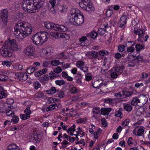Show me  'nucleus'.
<instances>
[{
  "label": "nucleus",
  "mask_w": 150,
  "mask_h": 150,
  "mask_svg": "<svg viewBox=\"0 0 150 150\" xmlns=\"http://www.w3.org/2000/svg\"><path fill=\"white\" fill-rule=\"evenodd\" d=\"M14 34L18 39H22L28 35L32 30L31 25L28 23L18 21L14 27Z\"/></svg>",
  "instance_id": "obj_1"
},
{
  "label": "nucleus",
  "mask_w": 150,
  "mask_h": 150,
  "mask_svg": "<svg viewBox=\"0 0 150 150\" xmlns=\"http://www.w3.org/2000/svg\"><path fill=\"white\" fill-rule=\"evenodd\" d=\"M44 4L43 0H24L22 7L25 12L35 13L39 11Z\"/></svg>",
  "instance_id": "obj_2"
},
{
  "label": "nucleus",
  "mask_w": 150,
  "mask_h": 150,
  "mask_svg": "<svg viewBox=\"0 0 150 150\" xmlns=\"http://www.w3.org/2000/svg\"><path fill=\"white\" fill-rule=\"evenodd\" d=\"M18 50V48L16 41L13 39L6 41L4 45L1 48L0 52L1 55L4 57H10L13 51Z\"/></svg>",
  "instance_id": "obj_3"
},
{
  "label": "nucleus",
  "mask_w": 150,
  "mask_h": 150,
  "mask_svg": "<svg viewBox=\"0 0 150 150\" xmlns=\"http://www.w3.org/2000/svg\"><path fill=\"white\" fill-rule=\"evenodd\" d=\"M84 16L80 11L77 9L72 10L69 16V22L75 25H80L84 22Z\"/></svg>",
  "instance_id": "obj_4"
},
{
  "label": "nucleus",
  "mask_w": 150,
  "mask_h": 150,
  "mask_svg": "<svg viewBox=\"0 0 150 150\" xmlns=\"http://www.w3.org/2000/svg\"><path fill=\"white\" fill-rule=\"evenodd\" d=\"M80 7L83 10L88 11H91L95 10V8L89 0H81L79 2Z\"/></svg>",
  "instance_id": "obj_5"
},
{
  "label": "nucleus",
  "mask_w": 150,
  "mask_h": 150,
  "mask_svg": "<svg viewBox=\"0 0 150 150\" xmlns=\"http://www.w3.org/2000/svg\"><path fill=\"white\" fill-rule=\"evenodd\" d=\"M124 67L123 66H118L113 67L110 70L111 77L113 79L117 78L119 75L123 72Z\"/></svg>",
  "instance_id": "obj_6"
},
{
  "label": "nucleus",
  "mask_w": 150,
  "mask_h": 150,
  "mask_svg": "<svg viewBox=\"0 0 150 150\" xmlns=\"http://www.w3.org/2000/svg\"><path fill=\"white\" fill-rule=\"evenodd\" d=\"M93 86L96 88H99L102 86H105L106 84L105 83L102 79H99L95 81L94 80H92Z\"/></svg>",
  "instance_id": "obj_7"
},
{
  "label": "nucleus",
  "mask_w": 150,
  "mask_h": 150,
  "mask_svg": "<svg viewBox=\"0 0 150 150\" xmlns=\"http://www.w3.org/2000/svg\"><path fill=\"white\" fill-rule=\"evenodd\" d=\"M8 13L7 10L6 9H4L1 11L0 19L4 24H6L7 23Z\"/></svg>",
  "instance_id": "obj_8"
},
{
  "label": "nucleus",
  "mask_w": 150,
  "mask_h": 150,
  "mask_svg": "<svg viewBox=\"0 0 150 150\" xmlns=\"http://www.w3.org/2000/svg\"><path fill=\"white\" fill-rule=\"evenodd\" d=\"M32 39L34 44L37 45H40L43 43H42V40L38 33L35 34L33 37H32Z\"/></svg>",
  "instance_id": "obj_9"
},
{
  "label": "nucleus",
  "mask_w": 150,
  "mask_h": 150,
  "mask_svg": "<svg viewBox=\"0 0 150 150\" xmlns=\"http://www.w3.org/2000/svg\"><path fill=\"white\" fill-rule=\"evenodd\" d=\"M15 75L21 81L26 80L28 78V76L26 73H23L20 72H18L15 74Z\"/></svg>",
  "instance_id": "obj_10"
},
{
  "label": "nucleus",
  "mask_w": 150,
  "mask_h": 150,
  "mask_svg": "<svg viewBox=\"0 0 150 150\" xmlns=\"http://www.w3.org/2000/svg\"><path fill=\"white\" fill-rule=\"evenodd\" d=\"M34 48L32 46H29L24 49V53L26 55L29 56H32L33 54Z\"/></svg>",
  "instance_id": "obj_11"
},
{
  "label": "nucleus",
  "mask_w": 150,
  "mask_h": 150,
  "mask_svg": "<svg viewBox=\"0 0 150 150\" xmlns=\"http://www.w3.org/2000/svg\"><path fill=\"white\" fill-rule=\"evenodd\" d=\"M38 34L42 40V43L46 42L49 36L48 34L45 31L42 32L41 33H39Z\"/></svg>",
  "instance_id": "obj_12"
},
{
  "label": "nucleus",
  "mask_w": 150,
  "mask_h": 150,
  "mask_svg": "<svg viewBox=\"0 0 150 150\" xmlns=\"http://www.w3.org/2000/svg\"><path fill=\"white\" fill-rule=\"evenodd\" d=\"M101 129L100 128H98L96 131L94 132L93 129L91 128L89 129V132L91 134H93L94 135V138L96 139H98L101 133Z\"/></svg>",
  "instance_id": "obj_13"
},
{
  "label": "nucleus",
  "mask_w": 150,
  "mask_h": 150,
  "mask_svg": "<svg viewBox=\"0 0 150 150\" xmlns=\"http://www.w3.org/2000/svg\"><path fill=\"white\" fill-rule=\"evenodd\" d=\"M86 55L90 59L93 58H96L98 56V53L95 51H89L87 52L86 53Z\"/></svg>",
  "instance_id": "obj_14"
},
{
  "label": "nucleus",
  "mask_w": 150,
  "mask_h": 150,
  "mask_svg": "<svg viewBox=\"0 0 150 150\" xmlns=\"http://www.w3.org/2000/svg\"><path fill=\"white\" fill-rule=\"evenodd\" d=\"M55 30L59 31H60L65 32L68 30V28L63 25H59L56 24L55 27Z\"/></svg>",
  "instance_id": "obj_15"
},
{
  "label": "nucleus",
  "mask_w": 150,
  "mask_h": 150,
  "mask_svg": "<svg viewBox=\"0 0 150 150\" xmlns=\"http://www.w3.org/2000/svg\"><path fill=\"white\" fill-rule=\"evenodd\" d=\"M127 17L125 16H122L120 18L119 22V27L122 28L126 24Z\"/></svg>",
  "instance_id": "obj_16"
},
{
  "label": "nucleus",
  "mask_w": 150,
  "mask_h": 150,
  "mask_svg": "<svg viewBox=\"0 0 150 150\" xmlns=\"http://www.w3.org/2000/svg\"><path fill=\"white\" fill-rule=\"evenodd\" d=\"M56 24L54 23L49 22H45L44 23V25L47 28L49 29H53L55 30V27Z\"/></svg>",
  "instance_id": "obj_17"
},
{
  "label": "nucleus",
  "mask_w": 150,
  "mask_h": 150,
  "mask_svg": "<svg viewBox=\"0 0 150 150\" xmlns=\"http://www.w3.org/2000/svg\"><path fill=\"white\" fill-rule=\"evenodd\" d=\"M140 100L137 97H134L131 101V103L133 105H140Z\"/></svg>",
  "instance_id": "obj_18"
},
{
  "label": "nucleus",
  "mask_w": 150,
  "mask_h": 150,
  "mask_svg": "<svg viewBox=\"0 0 150 150\" xmlns=\"http://www.w3.org/2000/svg\"><path fill=\"white\" fill-rule=\"evenodd\" d=\"M134 32L136 35H138L139 36V39H141L142 38L145 34V33L141 29H138L136 30L134 29Z\"/></svg>",
  "instance_id": "obj_19"
},
{
  "label": "nucleus",
  "mask_w": 150,
  "mask_h": 150,
  "mask_svg": "<svg viewBox=\"0 0 150 150\" xmlns=\"http://www.w3.org/2000/svg\"><path fill=\"white\" fill-rule=\"evenodd\" d=\"M102 28H100L98 29L99 33L100 35H103L105 33L106 31V28L108 27L107 25L103 24L101 26Z\"/></svg>",
  "instance_id": "obj_20"
},
{
  "label": "nucleus",
  "mask_w": 150,
  "mask_h": 150,
  "mask_svg": "<svg viewBox=\"0 0 150 150\" xmlns=\"http://www.w3.org/2000/svg\"><path fill=\"white\" fill-rule=\"evenodd\" d=\"M141 99L140 100L141 103H140V107H142L148 101V98L144 94L141 95Z\"/></svg>",
  "instance_id": "obj_21"
},
{
  "label": "nucleus",
  "mask_w": 150,
  "mask_h": 150,
  "mask_svg": "<svg viewBox=\"0 0 150 150\" xmlns=\"http://www.w3.org/2000/svg\"><path fill=\"white\" fill-rule=\"evenodd\" d=\"M111 110L110 108H103L100 110L101 113L103 115H106L109 113Z\"/></svg>",
  "instance_id": "obj_22"
},
{
  "label": "nucleus",
  "mask_w": 150,
  "mask_h": 150,
  "mask_svg": "<svg viewBox=\"0 0 150 150\" xmlns=\"http://www.w3.org/2000/svg\"><path fill=\"white\" fill-rule=\"evenodd\" d=\"M47 70L46 68H44L40 70L35 73V75L36 77H39L46 73Z\"/></svg>",
  "instance_id": "obj_23"
},
{
  "label": "nucleus",
  "mask_w": 150,
  "mask_h": 150,
  "mask_svg": "<svg viewBox=\"0 0 150 150\" xmlns=\"http://www.w3.org/2000/svg\"><path fill=\"white\" fill-rule=\"evenodd\" d=\"M7 94L4 93V88L2 86H0V99H1L7 97Z\"/></svg>",
  "instance_id": "obj_24"
},
{
  "label": "nucleus",
  "mask_w": 150,
  "mask_h": 150,
  "mask_svg": "<svg viewBox=\"0 0 150 150\" xmlns=\"http://www.w3.org/2000/svg\"><path fill=\"white\" fill-rule=\"evenodd\" d=\"M127 143L128 145L130 146H132L133 145L136 146L137 145L136 142L133 140L131 137H130L128 138Z\"/></svg>",
  "instance_id": "obj_25"
},
{
  "label": "nucleus",
  "mask_w": 150,
  "mask_h": 150,
  "mask_svg": "<svg viewBox=\"0 0 150 150\" xmlns=\"http://www.w3.org/2000/svg\"><path fill=\"white\" fill-rule=\"evenodd\" d=\"M18 147L14 144H12L8 145L7 149V150H15L18 148Z\"/></svg>",
  "instance_id": "obj_26"
},
{
  "label": "nucleus",
  "mask_w": 150,
  "mask_h": 150,
  "mask_svg": "<svg viewBox=\"0 0 150 150\" xmlns=\"http://www.w3.org/2000/svg\"><path fill=\"white\" fill-rule=\"evenodd\" d=\"M123 98L131 96L132 94V92L129 91H122Z\"/></svg>",
  "instance_id": "obj_27"
},
{
  "label": "nucleus",
  "mask_w": 150,
  "mask_h": 150,
  "mask_svg": "<svg viewBox=\"0 0 150 150\" xmlns=\"http://www.w3.org/2000/svg\"><path fill=\"white\" fill-rule=\"evenodd\" d=\"M57 91L55 87H52L50 89L47 90L46 92L48 94H53L56 93Z\"/></svg>",
  "instance_id": "obj_28"
},
{
  "label": "nucleus",
  "mask_w": 150,
  "mask_h": 150,
  "mask_svg": "<svg viewBox=\"0 0 150 150\" xmlns=\"http://www.w3.org/2000/svg\"><path fill=\"white\" fill-rule=\"evenodd\" d=\"M57 93L55 95L56 97H58L61 98H63L64 96V92L61 90H57Z\"/></svg>",
  "instance_id": "obj_29"
},
{
  "label": "nucleus",
  "mask_w": 150,
  "mask_h": 150,
  "mask_svg": "<svg viewBox=\"0 0 150 150\" xmlns=\"http://www.w3.org/2000/svg\"><path fill=\"white\" fill-rule=\"evenodd\" d=\"M56 107H57L56 103L53 104L47 108L46 111L48 112L50 110H53L54 109H56Z\"/></svg>",
  "instance_id": "obj_30"
},
{
  "label": "nucleus",
  "mask_w": 150,
  "mask_h": 150,
  "mask_svg": "<svg viewBox=\"0 0 150 150\" xmlns=\"http://www.w3.org/2000/svg\"><path fill=\"white\" fill-rule=\"evenodd\" d=\"M123 106L126 110L128 112H130L132 110V107L129 104H124Z\"/></svg>",
  "instance_id": "obj_31"
},
{
  "label": "nucleus",
  "mask_w": 150,
  "mask_h": 150,
  "mask_svg": "<svg viewBox=\"0 0 150 150\" xmlns=\"http://www.w3.org/2000/svg\"><path fill=\"white\" fill-rule=\"evenodd\" d=\"M98 35V34L97 33L94 31L91 32L90 33L88 34V35H90V37L93 39L96 38L97 37Z\"/></svg>",
  "instance_id": "obj_32"
},
{
  "label": "nucleus",
  "mask_w": 150,
  "mask_h": 150,
  "mask_svg": "<svg viewBox=\"0 0 150 150\" xmlns=\"http://www.w3.org/2000/svg\"><path fill=\"white\" fill-rule=\"evenodd\" d=\"M49 76L47 74L39 78V81L42 82L44 81H46L49 79Z\"/></svg>",
  "instance_id": "obj_33"
},
{
  "label": "nucleus",
  "mask_w": 150,
  "mask_h": 150,
  "mask_svg": "<svg viewBox=\"0 0 150 150\" xmlns=\"http://www.w3.org/2000/svg\"><path fill=\"white\" fill-rule=\"evenodd\" d=\"M37 69V68L35 67H30L27 69L26 71L28 73L30 74L34 72Z\"/></svg>",
  "instance_id": "obj_34"
},
{
  "label": "nucleus",
  "mask_w": 150,
  "mask_h": 150,
  "mask_svg": "<svg viewBox=\"0 0 150 150\" xmlns=\"http://www.w3.org/2000/svg\"><path fill=\"white\" fill-rule=\"evenodd\" d=\"M136 50L137 51H140L144 48V46L140 44H138L135 45Z\"/></svg>",
  "instance_id": "obj_35"
},
{
  "label": "nucleus",
  "mask_w": 150,
  "mask_h": 150,
  "mask_svg": "<svg viewBox=\"0 0 150 150\" xmlns=\"http://www.w3.org/2000/svg\"><path fill=\"white\" fill-rule=\"evenodd\" d=\"M144 130L143 128L141 127H140L137 130V136H141L144 134Z\"/></svg>",
  "instance_id": "obj_36"
},
{
  "label": "nucleus",
  "mask_w": 150,
  "mask_h": 150,
  "mask_svg": "<svg viewBox=\"0 0 150 150\" xmlns=\"http://www.w3.org/2000/svg\"><path fill=\"white\" fill-rule=\"evenodd\" d=\"M20 117L21 119L25 120L29 119L30 117V116L25 113V114H21L20 115Z\"/></svg>",
  "instance_id": "obj_37"
},
{
  "label": "nucleus",
  "mask_w": 150,
  "mask_h": 150,
  "mask_svg": "<svg viewBox=\"0 0 150 150\" xmlns=\"http://www.w3.org/2000/svg\"><path fill=\"white\" fill-rule=\"evenodd\" d=\"M51 63L53 66H57L59 64H62L63 62H60L58 60H54L51 62Z\"/></svg>",
  "instance_id": "obj_38"
},
{
  "label": "nucleus",
  "mask_w": 150,
  "mask_h": 150,
  "mask_svg": "<svg viewBox=\"0 0 150 150\" xmlns=\"http://www.w3.org/2000/svg\"><path fill=\"white\" fill-rule=\"evenodd\" d=\"M13 118L11 120V122H13V123L16 124L17 123L19 120V118L18 116L14 115H13Z\"/></svg>",
  "instance_id": "obj_39"
},
{
  "label": "nucleus",
  "mask_w": 150,
  "mask_h": 150,
  "mask_svg": "<svg viewBox=\"0 0 150 150\" xmlns=\"http://www.w3.org/2000/svg\"><path fill=\"white\" fill-rule=\"evenodd\" d=\"M84 62L81 61H77L76 63V66L80 69L81 67L84 66Z\"/></svg>",
  "instance_id": "obj_40"
},
{
  "label": "nucleus",
  "mask_w": 150,
  "mask_h": 150,
  "mask_svg": "<svg viewBox=\"0 0 150 150\" xmlns=\"http://www.w3.org/2000/svg\"><path fill=\"white\" fill-rule=\"evenodd\" d=\"M137 62V61L136 59L133 60L128 62L127 66L128 67H133L136 65Z\"/></svg>",
  "instance_id": "obj_41"
},
{
  "label": "nucleus",
  "mask_w": 150,
  "mask_h": 150,
  "mask_svg": "<svg viewBox=\"0 0 150 150\" xmlns=\"http://www.w3.org/2000/svg\"><path fill=\"white\" fill-rule=\"evenodd\" d=\"M33 86L34 88L37 89L40 87L41 85L39 82L36 81L33 83Z\"/></svg>",
  "instance_id": "obj_42"
},
{
  "label": "nucleus",
  "mask_w": 150,
  "mask_h": 150,
  "mask_svg": "<svg viewBox=\"0 0 150 150\" xmlns=\"http://www.w3.org/2000/svg\"><path fill=\"white\" fill-rule=\"evenodd\" d=\"M113 12V10L109 8L106 11V15L107 17H110L112 15Z\"/></svg>",
  "instance_id": "obj_43"
},
{
  "label": "nucleus",
  "mask_w": 150,
  "mask_h": 150,
  "mask_svg": "<svg viewBox=\"0 0 150 150\" xmlns=\"http://www.w3.org/2000/svg\"><path fill=\"white\" fill-rule=\"evenodd\" d=\"M56 84L59 86L64 85L65 84V82L63 80H57L55 81Z\"/></svg>",
  "instance_id": "obj_44"
},
{
  "label": "nucleus",
  "mask_w": 150,
  "mask_h": 150,
  "mask_svg": "<svg viewBox=\"0 0 150 150\" xmlns=\"http://www.w3.org/2000/svg\"><path fill=\"white\" fill-rule=\"evenodd\" d=\"M70 90L72 93H76L77 92L76 88L72 85L70 87Z\"/></svg>",
  "instance_id": "obj_45"
},
{
  "label": "nucleus",
  "mask_w": 150,
  "mask_h": 150,
  "mask_svg": "<svg viewBox=\"0 0 150 150\" xmlns=\"http://www.w3.org/2000/svg\"><path fill=\"white\" fill-rule=\"evenodd\" d=\"M125 46L124 45H120L118 46V50L120 52H122L125 50Z\"/></svg>",
  "instance_id": "obj_46"
},
{
  "label": "nucleus",
  "mask_w": 150,
  "mask_h": 150,
  "mask_svg": "<svg viewBox=\"0 0 150 150\" xmlns=\"http://www.w3.org/2000/svg\"><path fill=\"white\" fill-rule=\"evenodd\" d=\"M8 79V77L7 76L4 74H0V80L6 81Z\"/></svg>",
  "instance_id": "obj_47"
},
{
  "label": "nucleus",
  "mask_w": 150,
  "mask_h": 150,
  "mask_svg": "<svg viewBox=\"0 0 150 150\" xmlns=\"http://www.w3.org/2000/svg\"><path fill=\"white\" fill-rule=\"evenodd\" d=\"M122 110V108H120L118 111L115 112V115L117 117H120L122 114V113L121 112V111Z\"/></svg>",
  "instance_id": "obj_48"
},
{
  "label": "nucleus",
  "mask_w": 150,
  "mask_h": 150,
  "mask_svg": "<svg viewBox=\"0 0 150 150\" xmlns=\"http://www.w3.org/2000/svg\"><path fill=\"white\" fill-rule=\"evenodd\" d=\"M99 54L100 56H104L106 54H109V52L106 50H103L100 51L99 52Z\"/></svg>",
  "instance_id": "obj_49"
},
{
  "label": "nucleus",
  "mask_w": 150,
  "mask_h": 150,
  "mask_svg": "<svg viewBox=\"0 0 150 150\" xmlns=\"http://www.w3.org/2000/svg\"><path fill=\"white\" fill-rule=\"evenodd\" d=\"M86 118L79 119L76 120L77 123H84L86 122Z\"/></svg>",
  "instance_id": "obj_50"
},
{
  "label": "nucleus",
  "mask_w": 150,
  "mask_h": 150,
  "mask_svg": "<svg viewBox=\"0 0 150 150\" xmlns=\"http://www.w3.org/2000/svg\"><path fill=\"white\" fill-rule=\"evenodd\" d=\"M92 112L95 114H99L100 113V108L98 107H96L93 108Z\"/></svg>",
  "instance_id": "obj_51"
},
{
  "label": "nucleus",
  "mask_w": 150,
  "mask_h": 150,
  "mask_svg": "<svg viewBox=\"0 0 150 150\" xmlns=\"http://www.w3.org/2000/svg\"><path fill=\"white\" fill-rule=\"evenodd\" d=\"M113 100V99L111 98H107L105 99L104 102L106 103H108L110 104H112V102Z\"/></svg>",
  "instance_id": "obj_52"
},
{
  "label": "nucleus",
  "mask_w": 150,
  "mask_h": 150,
  "mask_svg": "<svg viewBox=\"0 0 150 150\" xmlns=\"http://www.w3.org/2000/svg\"><path fill=\"white\" fill-rule=\"evenodd\" d=\"M86 80L87 81H89L92 79V77L91 73H88L85 74Z\"/></svg>",
  "instance_id": "obj_53"
},
{
  "label": "nucleus",
  "mask_w": 150,
  "mask_h": 150,
  "mask_svg": "<svg viewBox=\"0 0 150 150\" xmlns=\"http://www.w3.org/2000/svg\"><path fill=\"white\" fill-rule=\"evenodd\" d=\"M75 125L74 124L72 126H71V127L69 128L67 131V132L69 133V132H71L72 131L74 132L75 131Z\"/></svg>",
  "instance_id": "obj_54"
},
{
  "label": "nucleus",
  "mask_w": 150,
  "mask_h": 150,
  "mask_svg": "<svg viewBox=\"0 0 150 150\" xmlns=\"http://www.w3.org/2000/svg\"><path fill=\"white\" fill-rule=\"evenodd\" d=\"M24 112L25 113L28 115L29 116H30V115L31 113V112L30 110V107L27 108L24 110Z\"/></svg>",
  "instance_id": "obj_55"
},
{
  "label": "nucleus",
  "mask_w": 150,
  "mask_h": 150,
  "mask_svg": "<svg viewBox=\"0 0 150 150\" xmlns=\"http://www.w3.org/2000/svg\"><path fill=\"white\" fill-rule=\"evenodd\" d=\"M122 91L119 92L117 93H115L114 94L115 96L117 98L121 97L123 98L122 95L123 94Z\"/></svg>",
  "instance_id": "obj_56"
},
{
  "label": "nucleus",
  "mask_w": 150,
  "mask_h": 150,
  "mask_svg": "<svg viewBox=\"0 0 150 150\" xmlns=\"http://www.w3.org/2000/svg\"><path fill=\"white\" fill-rule=\"evenodd\" d=\"M133 45H132L130 47H127V52H134L135 50V48L133 47Z\"/></svg>",
  "instance_id": "obj_57"
},
{
  "label": "nucleus",
  "mask_w": 150,
  "mask_h": 150,
  "mask_svg": "<svg viewBox=\"0 0 150 150\" xmlns=\"http://www.w3.org/2000/svg\"><path fill=\"white\" fill-rule=\"evenodd\" d=\"M59 33L58 32H51L50 35L51 36L54 37L56 38H58Z\"/></svg>",
  "instance_id": "obj_58"
},
{
  "label": "nucleus",
  "mask_w": 150,
  "mask_h": 150,
  "mask_svg": "<svg viewBox=\"0 0 150 150\" xmlns=\"http://www.w3.org/2000/svg\"><path fill=\"white\" fill-rule=\"evenodd\" d=\"M62 71V69L61 68L59 67H57L55 69H54V71L55 73L57 74H58Z\"/></svg>",
  "instance_id": "obj_59"
},
{
  "label": "nucleus",
  "mask_w": 150,
  "mask_h": 150,
  "mask_svg": "<svg viewBox=\"0 0 150 150\" xmlns=\"http://www.w3.org/2000/svg\"><path fill=\"white\" fill-rule=\"evenodd\" d=\"M129 122V120L128 119L125 120L122 123V125L124 126H127Z\"/></svg>",
  "instance_id": "obj_60"
},
{
  "label": "nucleus",
  "mask_w": 150,
  "mask_h": 150,
  "mask_svg": "<svg viewBox=\"0 0 150 150\" xmlns=\"http://www.w3.org/2000/svg\"><path fill=\"white\" fill-rule=\"evenodd\" d=\"M78 131L77 132L79 134H80L82 136H83L85 135L84 132L82 131L79 127L77 128Z\"/></svg>",
  "instance_id": "obj_61"
},
{
  "label": "nucleus",
  "mask_w": 150,
  "mask_h": 150,
  "mask_svg": "<svg viewBox=\"0 0 150 150\" xmlns=\"http://www.w3.org/2000/svg\"><path fill=\"white\" fill-rule=\"evenodd\" d=\"M6 115L7 116H12L13 115H14V113L11 110H9L8 111H6Z\"/></svg>",
  "instance_id": "obj_62"
},
{
  "label": "nucleus",
  "mask_w": 150,
  "mask_h": 150,
  "mask_svg": "<svg viewBox=\"0 0 150 150\" xmlns=\"http://www.w3.org/2000/svg\"><path fill=\"white\" fill-rule=\"evenodd\" d=\"M51 63V62L50 61H46L43 62L42 66L45 67H48L49 64Z\"/></svg>",
  "instance_id": "obj_63"
},
{
  "label": "nucleus",
  "mask_w": 150,
  "mask_h": 150,
  "mask_svg": "<svg viewBox=\"0 0 150 150\" xmlns=\"http://www.w3.org/2000/svg\"><path fill=\"white\" fill-rule=\"evenodd\" d=\"M2 64L4 65H6L8 67H9L10 65V62L7 60L3 62Z\"/></svg>",
  "instance_id": "obj_64"
}]
</instances>
